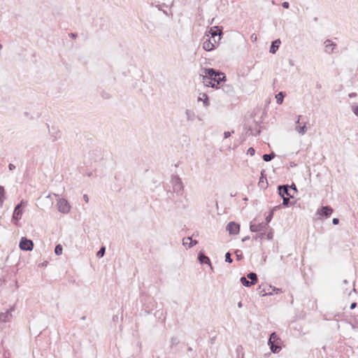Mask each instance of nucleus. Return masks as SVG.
I'll return each instance as SVG.
<instances>
[{
  "label": "nucleus",
  "mask_w": 358,
  "mask_h": 358,
  "mask_svg": "<svg viewBox=\"0 0 358 358\" xmlns=\"http://www.w3.org/2000/svg\"><path fill=\"white\" fill-rule=\"evenodd\" d=\"M225 262L228 263H231L233 262V259L231 257V254L229 252L225 254Z\"/></svg>",
  "instance_id": "473e14b6"
},
{
  "label": "nucleus",
  "mask_w": 358,
  "mask_h": 358,
  "mask_svg": "<svg viewBox=\"0 0 358 358\" xmlns=\"http://www.w3.org/2000/svg\"><path fill=\"white\" fill-rule=\"evenodd\" d=\"M2 48V45L0 44V50Z\"/></svg>",
  "instance_id": "bf43d9fd"
},
{
  "label": "nucleus",
  "mask_w": 358,
  "mask_h": 358,
  "mask_svg": "<svg viewBox=\"0 0 358 358\" xmlns=\"http://www.w3.org/2000/svg\"><path fill=\"white\" fill-rule=\"evenodd\" d=\"M105 252H106V248L104 246H102V247H101L99 250L97 252L96 256L99 258L102 257H103Z\"/></svg>",
  "instance_id": "2f4dec72"
},
{
  "label": "nucleus",
  "mask_w": 358,
  "mask_h": 358,
  "mask_svg": "<svg viewBox=\"0 0 358 358\" xmlns=\"http://www.w3.org/2000/svg\"><path fill=\"white\" fill-rule=\"evenodd\" d=\"M58 210L64 214L68 213L70 211L71 206L65 199H59L57 203Z\"/></svg>",
  "instance_id": "423d86ee"
},
{
  "label": "nucleus",
  "mask_w": 358,
  "mask_h": 358,
  "mask_svg": "<svg viewBox=\"0 0 358 358\" xmlns=\"http://www.w3.org/2000/svg\"><path fill=\"white\" fill-rule=\"evenodd\" d=\"M215 40L214 42H212L210 39H207L203 43V48L206 51H210L215 48Z\"/></svg>",
  "instance_id": "2eb2a0df"
},
{
  "label": "nucleus",
  "mask_w": 358,
  "mask_h": 358,
  "mask_svg": "<svg viewBox=\"0 0 358 358\" xmlns=\"http://www.w3.org/2000/svg\"><path fill=\"white\" fill-rule=\"evenodd\" d=\"M8 168H9V169H10V171H13V169H15V166L14 164H9V165H8Z\"/></svg>",
  "instance_id": "c03bdc74"
},
{
  "label": "nucleus",
  "mask_w": 358,
  "mask_h": 358,
  "mask_svg": "<svg viewBox=\"0 0 358 358\" xmlns=\"http://www.w3.org/2000/svg\"><path fill=\"white\" fill-rule=\"evenodd\" d=\"M333 209L329 206H322L318 208L317 210V213L318 215L326 217H329L331 215Z\"/></svg>",
  "instance_id": "f8f14e48"
},
{
  "label": "nucleus",
  "mask_w": 358,
  "mask_h": 358,
  "mask_svg": "<svg viewBox=\"0 0 358 358\" xmlns=\"http://www.w3.org/2000/svg\"><path fill=\"white\" fill-rule=\"evenodd\" d=\"M11 317V314L10 311L7 310L6 313H1L0 314V322H6L9 321Z\"/></svg>",
  "instance_id": "aec40b11"
},
{
  "label": "nucleus",
  "mask_w": 358,
  "mask_h": 358,
  "mask_svg": "<svg viewBox=\"0 0 358 358\" xmlns=\"http://www.w3.org/2000/svg\"><path fill=\"white\" fill-rule=\"evenodd\" d=\"M274 157H275V154H274V152H272L270 154H264L262 156V158L265 162H270L271 160H272L274 158Z\"/></svg>",
  "instance_id": "393cba45"
},
{
  "label": "nucleus",
  "mask_w": 358,
  "mask_h": 358,
  "mask_svg": "<svg viewBox=\"0 0 358 358\" xmlns=\"http://www.w3.org/2000/svg\"><path fill=\"white\" fill-rule=\"evenodd\" d=\"M356 306H357V303L353 302V303H351V305H350V309H352H352H354Z\"/></svg>",
  "instance_id": "49530a36"
},
{
  "label": "nucleus",
  "mask_w": 358,
  "mask_h": 358,
  "mask_svg": "<svg viewBox=\"0 0 358 358\" xmlns=\"http://www.w3.org/2000/svg\"><path fill=\"white\" fill-rule=\"evenodd\" d=\"M282 200H283V201H282V205L283 206L288 207V206H292V205L294 204V202H291L289 201V199L291 198L286 197L285 196H283V197H282Z\"/></svg>",
  "instance_id": "cd10ccee"
},
{
  "label": "nucleus",
  "mask_w": 358,
  "mask_h": 358,
  "mask_svg": "<svg viewBox=\"0 0 358 358\" xmlns=\"http://www.w3.org/2000/svg\"><path fill=\"white\" fill-rule=\"evenodd\" d=\"M251 38H253V39H257V37H253V36H251Z\"/></svg>",
  "instance_id": "4d7b16f0"
},
{
  "label": "nucleus",
  "mask_w": 358,
  "mask_h": 358,
  "mask_svg": "<svg viewBox=\"0 0 358 358\" xmlns=\"http://www.w3.org/2000/svg\"><path fill=\"white\" fill-rule=\"evenodd\" d=\"M351 110L353 112V113L358 117V106H351Z\"/></svg>",
  "instance_id": "72a5a7b5"
},
{
  "label": "nucleus",
  "mask_w": 358,
  "mask_h": 358,
  "mask_svg": "<svg viewBox=\"0 0 358 358\" xmlns=\"http://www.w3.org/2000/svg\"><path fill=\"white\" fill-rule=\"evenodd\" d=\"M247 154L250 155V156H253L255 154V150L253 148H249Z\"/></svg>",
  "instance_id": "c9c22d12"
},
{
  "label": "nucleus",
  "mask_w": 358,
  "mask_h": 358,
  "mask_svg": "<svg viewBox=\"0 0 358 358\" xmlns=\"http://www.w3.org/2000/svg\"><path fill=\"white\" fill-rule=\"evenodd\" d=\"M332 223H333V224H334V225L338 224L339 223V219H338V218H336V217H335V218H334V219L332 220Z\"/></svg>",
  "instance_id": "79ce46f5"
},
{
  "label": "nucleus",
  "mask_w": 358,
  "mask_h": 358,
  "mask_svg": "<svg viewBox=\"0 0 358 358\" xmlns=\"http://www.w3.org/2000/svg\"><path fill=\"white\" fill-rule=\"evenodd\" d=\"M239 251L236 252V259L237 260H241L242 259V254H238Z\"/></svg>",
  "instance_id": "ea45409f"
},
{
  "label": "nucleus",
  "mask_w": 358,
  "mask_h": 358,
  "mask_svg": "<svg viewBox=\"0 0 358 358\" xmlns=\"http://www.w3.org/2000/svg\"><path fill=\"white\" fill-rule=\"evenodd\" d=\"M201 73L199 74V77L201 78L202 83L206 87H210L213 88L216 87V84L215 83H212V80L206 74L205 69L203 68L201 70Z\"/></svg>",
  "instance_id": "6e6552de"
},
{
  "label": "nucleus",
  "mask_w": 358,
  "mask_h": 358,
  "mask_svg": "<svg viewBox=\"0 0 358 358\" xmlns=\"http://www.w3.org/2000/svg\"><path fill=\"white\" fill-rule=\"evenodd\" d=\"M272 237H273V235H272V234H271V233L268 234V235H267V238H268V239H271V238H272Z\"/></svg>",
  "instance_id": "8fccbe9b"
},
{
  "label": "nucleus",
  "mask_w": 358,
  "mask_h": 358,
  "mask_svg": "<svg viewBox=\"0 0 358 358\" xmlns=\"http://www.w3.org/2000/svg\"><path fill=\"white\" fill-rule=\"evenodd\" d=\"M301 115H299V116H298V119H297V120L296 121V124H299V123H300V119H301Z\"/></svg>",
  "instance_id": "3c124183"
},
{
  "label": "nucleus",
  "mask_w": 358,
  "mask_h": 358,
  "mask_svg": "<svg viewBox=\"0 0 358 358\" xmlns=\"http://www.w3.org/2000/svg\"><path fill=\"white\" fill-rule=\"evenodd\" d=\"M101 96L105 99H108L110 98V94L108 92H102Z\"/></svg>",
  "instance_id": "4c0bfd02"
},
{
  "label": "nucleus",
  "mask_w": 358,
  "mask_h": 358,
  "mask_svg": "<svg viewBox=\"0 0 358 358\" xmlns=\"http://www.w3.org/2000/svg\"><path fill=\"white\" fill-rule=\"evenodd\" d=\"M242 306H243L242 302H241V301H239V302L238 303V308H242Z\"/></svg>",
  "instance_id": "603ef678"
},
{
  "label": "nucleus",
  "mask_w": 358,
  "mask_h": 358,
  "mask_svg": "<svg viewBox=\"0 0 358 358\" xmlns=\"http://www.w3.org/2000/svg\"><path fill=\"white\" fill-rule=\"evenodd\" d=\"M231 133H234V131H232L231 132H230V131H224V138H229L231 136Z\"/></svg>",
  "instance_id": "58836bf2"
},
{
  "label": "nucleus",
  "mask_w": 358,
  "mask_h": 358,
  "mask_svg": "<svg viewBox=\"0 0 358 358\" xmlns=\"http://www.w3.org/2000/svg\"><path fill=\"white\" fill-rule=\"evenodd\" d=\"M83 199H84V200H85L86 202H88L89 199H88V196H87V194H84V195H83Z\"/></svg>",
  "instance_id": "de8ad7c7"
},
{
  "label": "nucleus",
  "mask_w": 358,
  "mask_h": 358,
  "mask_svg": "<svg viewBox=\"0 0 358 358\" xmlns=\"http://www.w3.org/2000/svg\"><path fill=\"white\" fill-rule=\"evenodd\" d=\"M63 248L60 244H58L55 248V253L57 255H60L62 254Z\"/></svg>",
  "instance_id": "c756f323"
},
{
  "label": "nucleus",
  "mask_w": 358,
  "mask_h": 358,
  "mask_svg": "<svg viewBox=\"0 0 358 358\" xmlns=\"http://www.w3.org/2000/svg\"><path fill=\"white\" fill-rule=\"evenodd\" d=\"M185 115L187 116V120H194L195 115L192 110L187 109L185 111Z\"/></svg>",
  "instance_id": "5701e85b"
},
{
  "label": "nucleus",
  "mask_w": 358,
  "mask_h": 358,
  "mask_svg": "<svg viewBox=\"0 0 358 358\" xmlns=\"http://www.w3.org/2000/svg\"><path fill=\"white\" fill-rule=\"evenodd\" d=\"M173 189L176 193H180L183 190V185L178 176L174 175L171 177Z\"/></svg>",
  "instance_id": "20e7f679"
},
{
  "label": "nucleus",
  "mask_w": 358,
  "mask_h": 358,
  "mask_svg": "<svg viewBox=\"0 0 358 358\" xmlns=\"http://www.w3.org/2000/svg\"><path fill=\"white\" fill-rule=\"evenodd\" d=\"M201 100H202V98L199 97V101H201Z\"/></svg>",
  "instance_id": "13d9d810"
},
{
  "label": "nucleus",
  "mask_w": 358,
  "mask_h": 358,
  "mask_svg": "<svg viewBox=\"0 0 358 358\" xmlns=\"http://www.w3.org/2000/svg\"><path fill=\"white\" fill-rule=\"evenodd\" d=\"M257 290L262 296L271 295L273 292H275V293L280 292V289L272 287L271 285H259Z\"/></svg>",
  "instance_id": "7ed1b4c3"
},
{
  "label": "nucleus",
  "mask_w": 358,
  "mask_h": 358,
  "mask_svg": "<svg viewBox=\"0 0 358 358\" xmlns=\"http://www.w3.org/2000/svg\"><path fill=\"white\" fill-rule=\"evenodd\" d=\"M249 239H250V237H249V236H245V237L242 239V241H243V242H245V241H248V240H249Z\"/></svg>",
  "instance_id": "09e8293b"
},
{
  "label": "nucleus",
  "mask_w": 358,
  "mask_h": 358,
  "mask_svg": "<svg viewBox=\"0 0 358 358\" xmlns=\"http://www.w3.org/2000/svg\"><path fill=\"white\" fill-rule=\"evenodd\" d=\"M203 69H205V71L206 72L208 76L210 78V80H212V83H215L216 84V86L218 85L221 82L225 80L226 76L224 73L211 68Z\"/></svg>",
  "instance_id": "f257e3e1"
},
{
  "label": "nucleus",
  "mask_w": 358,
  "mask_h": 358,
  "mask_svg": "<svg viewBox=\"0 0 358 358\" xmlns=\"http://www.w3.org/2000/svg\"><path fill=\"white\" fill-rule=\"evenodd\" d=\"M357 93H356V92H352V93H350V94H348V96H349L350 98H354V97L357 96Z\"/></svg>",
  "instance_id": "37998d69"
},
{
  "label": "nucleus",
  "mask_w": 358,
  "mask_h": 358,
  "mask_svg": "<svg viewBox=\"0 0 358 358\" xmlns=\"http://www.w3.org/2000/svg\"><path fill=\"white\" fill-rule=\"evenodd\" d=\"M294 129L300 135H302V136L304 135L308 131V128L306 127V123H304V124L303 126H296Z\"/></svg>",
  "instance_id": "6ab92c4d"
},
{
  "label": "nucleus",
  "mask_w": 358,
  "mask_h": 358,
  "mask_svg": "<svg viewBox=\"0 0 358 358\" xmlns=\"http://www.w3.org/2000/svg\"><path fill=\"white\" fill-rule=\"evenodd\" d=\"M5 199V191L3 187L0 185V207L2 206Z\"/></svg>",
  "instance_id": "bb28decb"
},
{
  "label": "nucleus",
  "mask_w": 358,
  "mask_h": 358,
  "mask_svg": "<svg viewBox=\"0 0 358 358\" xmlns=\"http://www.w3.org/2000/svg\"><path fill=\"white\" fill-rule=\"evenodd\" d=\"M198 243L197 241L192 240V237H187L182 239V245H189V248H192Z\"/></svg>",
  "instance_id": "f3484780"
},
{
  "label": "nucleus",
  "mask_w": 358,
  "mask_h": 358,
  "mask_svg": "<svg viewBox=\"0 0 358 358\" xmlns=\"http://www.w3.org/2000/svg\"><path fill=\"white\" fill-rule=\"evenodd\" d=\"M19 247L24 251H31L34 248V243L31 240L26 237H22L20 241Z\"/></svg>",
  "instance_id": "39448f33"
},
{
  "label": "nucleus",
  "mask_w": 358,
  "mask_h": 358,
  "mask_svg": "<svg viewBox=\"0 0 358 358\" xmlns=\"http://www.w3.org/2000/svg\"><path fill=\"white\" fill-rule=\"evenodd\" d=\"M214 29H216V31L213 30L211 28L209 33L211 34L212 37L214 38L215 36H220L222 34V29L219 28L218 27H214Z\"/></svg>",
  "instance_id": "412c9836"
},
{
  "label": "nucleus",
  "mask_w": 358,
  "mask_h": 358,
  "mask_svg": "<svg viewBox=\"0 0 358 358\" xmlns=\"http://www.w3.org/2000/svg\"><path fill=\"white\" fill-rule=\"evenodd\" d=\"M198 259L201 264H208L212 268L210 260L209 257L206 256L202 252H200L199 253Z\"/></svg>",
  "instance_id": "dca6fc26"
},
{
  "label": "nucleus",
  "mask_w": 358,
  "mask_h": 358,
  "mask_svg": "<svg viewBox=\"0 0 358 358\" xmlns=\"http://www.w3.org/2000/svg\"><path fill=\"white\" fill-rule=\"evenodd\" d=\"M335 46L336 44L329 39H327L324 41V51L328 54H331L333 52Z\"/></svg>",
  "instance_id": "4468645a"
},
{
  "label": "nucleus",
  "mask_w": 358,
  "mask_h": 358,
  "mask_svg": "<svg viewBox=\"0 0 358 358\" xmlns=\"http://www.w3.org/2000/svg\"><path fill=\"white\" fill-rule=\"evenodd\" d=\"M343 282H344L345 284H347L348 282V280H343Z\"/></svg>",
  "instance_id": "864d4df0"
},
{
  "label": "nucleus",
  "mask_w": 358,
  "mask_h": 358,
  "mask_svg": "<svg viewBox=\"0 0 358 358\" xmlns=\"http://www.w3.org/2000/svg\"><path fill=\"white\" fill-rule=\"evenodd\" d=\"M49 134L52 142H55L61 138V131L57 127L52 126L49 128Z\"/></svg>",
  "instance_id": "9d476101"
},
{
  "label": "nucleus",
  "mask_w": 358,
  "mask_h": 358,
  "mask_svg": "<svg viewBox=\"0 0 358 358\" xmlns=\"http://www.w3.org/2000/svg\"><path fill=\"white\" fill-rule=\"evenodd\" d=\"M25 203L26 202H24V201H21V202L15 206L13 214V219L15 220V221H18L22 218V208L24 206Z\"/></svg>",
  "instance_id": "1a4fd4ad"
},
{
  "label": "nucleus",
  "mask_w": 358,
  "mask_h": 358,
  "mask_svg": "<svg viewBox=\"0 0 358 358\" xmlns=\"http://www.w3.org/2000/svg\"><path fill=\"white\" fill-rule=\"evenodd\" d=\"M267 227L266 223L264 222L258 224L250 223V229L252 232H259L265 231Z\"/></svg>",
  "instance_id": "ddd939ff"
},
{
  "label": "nucleus",
  "mask_w": 358,
  "mask_h": 358,
  "mask_svg": "<svg viewBox=\"0 0 358 358\" xmlns=\"http://www.w3.org/2000/svg\"><path fill=\"white\" fill-rule=\"evenodd\" d=\"M223 91L226 92L228 94H231L234 92V89L230 85H224L222 87Z\"/></svg>",
  "instance_id": "7c9ffc66"
},
{
  "label": "nucleus",
  "mask_w": 358,
  "mask_h": 358,
  "mask_svg": "<svg viewBox=\"0 0 358 358\" xmlns=\"http://www.w3.org/2000/svg\"><path fill=\"white\" fill-rule=\"evenodd\" d=\"M69 36L72 38H76L77 37V34L75 33H71L69 34Z\"/></svg>",
  "instance_id": "a18cd8bd"
},
{
  "label": "nucleus",
  "mask_w": 358,
  "mask_h": 358,
  "mask_svg": "<svg viewBox=\"0 0 358 358\" xmlns=\"http://www.w3.org/2000/svg\"><path fill=\"white\" fill-rule=\"evenodd\" d=\"M278 189L279 195L281 197H283V196L292 199L294 197V194L291 192V190L289 189V186L288 185H279Z\"/></svg>",
  "instance_id": "0eeeda50"
},
{
  "label": "nucleus",
  "mask_w": 358,
  "mask_h": 358,
  "mask_svg": "<svg viewBox=\"0 0 358 358\" xmlns=\"http://www.w3.org/2000/svg\"><path fill=\"white\" fill-rule=\"evenodd\" d=\"M282 6L285 8H288L289 7V3L287 1H285L282 3Z\"/></svg>",
  "instance_id": "a19ab883"
},
{
  "label": "nucleus",
  "mask_w": 358,
  "mask_h": 358,
  "mask_svg": "<svg viewBox=\"0 0 358 358\" xmlns=\"http://www.w3.org/2000/svg\"><path fill=\"white\" fill-rule=\"evenodd\" d=\"M203 98H205V101H203V104L206 106H208L209 105L208 98L206 94L203 93L202 94Z\"/></svg>",
  "instance_id": "f704fd0d"
},
{
  "label": "nucleus",
  "mask_w": 358,
  "mask_h": 358,
  "mask_svg": "<svg viewBox=\"0 0 358 358\" xmlns=\"http://www.w3.org/2000/svg\"><path fill=\"white\" fill-rule=\"evenodd\" d=\"M280 338L277 336L275 332H273L269 337L268 345L270 346L271 350L273 353H278L281 350Z\"/></svg>",
  "instance_id": "f03ea898"
},
{
  "label": "nucleus",
  "mask_w": 358,
  "mask_h": 358,
  "mask_svg": "<svg viewBox=\"0 0 358 358\" xmlns=\"http://www.w3.org/2000/svg\"><path fill=\"white\" fill-rule=\"evenodd\" d=\"M247 278L250 279V281H252L253 284H256L257 282V275L254 272H250L247 275Z\"/></svg>",
  "instance_id": "4be33fe9"
},
{
  "label": "nucleus",
  "mask_w": 358,
  "mask_h": 358,
  "mask_svg": "<svg viewBox=\"0 0 358 358\" xmlns=\"http://www.w3.org/2000/svg\"><path fill=\"white\" fill-rule=\"evenodd\" d=\"M226 229L230 234L236 235L239 233L240 225L235 222H230L227 224Z\"/></svg>",
  "instance_id": "9b49d317"
},
{
  "label": "nucleus",
  "mask_w": 358,
  "mask_h": 358,
  "mask_svg": "<svg viewBox=\"0 0 358 358\" xmlns=\"http://www.w3.org/2000/svg\"><path fill=\"white\" fill-rule=\"evenodd\" d=\"M251 38H253V39H257V37H253V36H251Z\"/></svg>",
  "instance_id": "5fc2aeb1"
},
{
  "label": "nucleus",
  "mask_w": 358,
  "mask_h": 358,
  "mask_svg": "<svg viewBox=\"0 0 358 358\" xmlns=\"http://www.w3.org/2000/svg\"><path fill=\"white\" fill-rule=\"evenodd\" d=\"M277 207H275L272 209V210L269 213V214L266 217V225L268 226V224L271 221L273 215V211Z\"/></svg>",
  "instance_id": "c85d7f7f"
},
{
  "label": "nucleus",
  "mask_w": 358,
  "mask_h": 358,
  "mask_svg": "<svg viewBox=\"0 0 358 358\" xmlns=\"http://www.w3.org/2000/svg\"><path fill=\"white\" fill-rule=\"evenodd\" d=\"M284 96H285V94L282 92H280L278 94H277L275 95L277 103L281 104L282 103V101H283Z\"/></svg>",
  "instance_id": "a878e982"
},
{
  "label": "nucleus",
  "mask_w": 358,
  "mask_h": 358,
  "mask_svg": "<svg viewBox=\"0 0 358 358\" xmlns=\"http://www.w3.org/2000/svg\"><path fill=\"white\" fill-rule=\"evenodd\" d=\"M280 43L281 42L280 39H276L274 41H273L270 47L269 52L272 54H275L276 51L278 50Z\"/></svg>",
  "instance_id": "a211bd4d"
},
{
  "label": "nucleus",
  "mask_w": 358,
  "mask_h": 358,
  "mask_svg": "<svg viewBox=\"0 0 358 358\" xmlns=\"http://www.w3.org/2000/svg\"><path fill=\"white\" fill-rule=\"evenodd\" d=\"M251 38H253V39H257V37H253V36H251Z\"/></svg>",
  "instance_id": "6e6d98bb"
},
{
  "label": "nucleus",
  "mask_w": 358,
  "mask_h": 358,
  "mask_svg": "<svg viewBox=\"0 0 358 358\" xmlns=\"http://www.w3.org/2000/svg\"><path fill=\"white\" fill-rule=\"evenodd\" d=\"M289 189L294 194L297 192V189H296V185L294 184H292L291 186H289Z\"/></svg>",
  "instance_id": "e433bc0d"
},
{
  "label": "nucleus",
  "mask_w": 358,
  "mask_h": 358,
  "mask_svg": "<svg viewBox=\"0 0 358 358\" xmlns=\"http://www.w3.org/2000/svg\"><path fill=\"white\" fill-rule=\"evenodd\" d=\"M240 280H241V283L243 284V285H244L245 287H250L251 285H254L252 281L248 280L245 277H241Z\"/></svg>",
  "instance_id": "b1692460"
}]
</instances>
